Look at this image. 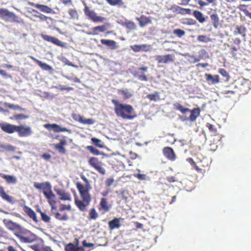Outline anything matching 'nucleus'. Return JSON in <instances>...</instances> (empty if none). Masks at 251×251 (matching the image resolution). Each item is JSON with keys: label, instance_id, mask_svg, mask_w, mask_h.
Returning <instances> with one entry per match:
<instances>
[{"label": "nucleus", "instance_id": "obj_1", "mask_svg": "<svg viewBox=\"0 0 251 251\" xmlns=\"http://www.w3.org/2000/svg\"><path fill=\"white\" fill-rule=\"evenodd\" d=\"M81 179L85 182V186L82 185L79 182H77L76 187L77 191L79 192L81 199L77 197L75 198L74 201L76 206L79 210L81 212H85L87 210V207L89 206L90 202L92 201V196L89 191L92 189L90 186L89 181L84 175H81Z\"/></svg>", "mask_w": 251, "mask_h": 251}, {"label": "nucleus", "instance_id": "obj_2", "mask_svg": "<svg viewBox=\"0 0 251 251\" xmlns=\"http://www.w3.org/2000/svg\"><path fill=\"white\" fill-rule=\"evenodd\" d=\"M111 102L114 105V112L117 117L126 120H132L136 117V115L133 113L134 109L132 105L120 103L119 101L115 99H112Z\"/></svg>", "mask_w": 251, "mask_h": 251}, {"label": "nucleus", "instance_id": "obj_3", "mask_svg": "<svg viewBox=\"0 0 251 251\" xmlns=\"http://www.w3.org/2000/svg\"><path fill=\"white\" fill-rule=\"evenodd\" d=\"M33 186L39 190H43L44 195L45 198L47 199L50 203L51 204V201L55 203V201H54L55 196L51 190L52 186H51L50 182H44L42 183L35 182H34Z\"/></svg>", "mask_w": 251, "mask_h": 251}, {"label": "nucleus", "instance_id": "obj_4", "mask_svg": "<svg viewBox=\"0 0 251 251\" xmlns=\"http://www.w3.org/2000/svg\"><path fill=\"white\" fill-rule=\"evenodd\" d=\"M173 107H174L176 110H178L182 114H185L187 112H190L191 114L189 115L188 119L192 122L196 121L200 114V108H194L191 110L188 108L183 107L180 103L178 102L173 103Z\"/></svg>", "mask_w": 251, "mask_h": 251}, {"label": "nucleus", "instance_id": "obj_5", "mask_svg": "<svg viewBox=\"0 0 251 251\" xmlns=\"http://www.w3.org/2000/svg\"><path fill=\"white\" fill-rule=\"evenodd\" d=\"M83 4L84 14L88 19L94 23H103L105 21V18L97 15L94 11L90 9L86 3L83 2Z\"/></svg>", "mask_w": 251, "mask_h": 251}, {"label": "nucleus", "instance_id": "obj_6", "mask_svg": "<svg viewBox=\"0 0 251 251\" xmlns=\"http://www.w3.org/2000/svg\"><path fill=\"white\" fill-rule=\"evenodd\" d=\"M15 236L20 240L21 242L25 243H31L37 239L35 234L25 229L16 234Z\"/></svg>", "mask_w": 251, "mask_h": 251}, {"label": "nucleus", "instance_id": "obj_7", "mask_svg": "<svg viewBox=\"0 0 251 251\" xmlns=\"http://www.w3.org/2000/svg\"><path fill=\"white\" fill-rule=\"evenodd\" d=\"M88 163L91 167L95 169L100 174L104 175L106 173L105 169L103 167V163L98 158L91 157L88 160Z\"/></svg>", "mask_w": 251, "mask_h": 251}, {"label": "nucleus", "instance_id": "obj_8", "mask_svg": "<svg viewBox=\"0 0 251 251\" xmlns=\"http://www.w3.org/2000/svg\"><path fill=\"white\" fill-rule=\"evenodd\" d=\"M3 223L7 229L14 232L15 235L24 229L20 225L9 219H4Z\"/></svg>", "mask_w": 251, "mask_h": 251}, {"label": "nucleus", "instance_id": "obj_9", "mask_svg": "<svg viewBox=\"0 0 251 251\" xmlns=\"http://www.w3.org/2000/svg\"><path fill=\"white\" fill-rule=\"evenodd\" d=\"M148 70V67H141L135 71H133L132 75L135 78H137L138 79L141 81H147L148 79L146 75V73Z\"/></svg>", "mask_w": 251, "mask_h": 251}, {"label": "nucleus", "instance_id": "obj_10", "mask_svg": "<svg viewBox=\"0 0 251 251\" xmlns=\"http://www.w3.org/2000/svg\"><path fill=\"white\" fill-rule=\"evenodd\" d=\"M158 63L169 64L175 62V56L173 54H167L164 55H156L154 56Z\"/></svg>", "mask_w": 251, "mask_h": 251}, {"label": "nucleus", "instance_id": "obj_11", "mask_svg": "<svg viewBox=\"0 0 251 251\" xmlns=\"http://www.w3.org/2000/svg\"><path fill=\"white\" fill-rule=\"evenodd\" d=\"M29 5L37 8L41 12H44L46 14H55V12L50 7L46 5L41 4L39 3H36L33 2H29Z\"/></svg>", "mask_w": 251, "mask_h": 251}, {"label": "nucleus", "instance_id": "obj_12", "mask_svg": "<svg viewBox=\"0 0 251 251\" xmlns=\"http://www.w3.org/2000/svg\"><path fill=\"white\" fill-rule=\"evenodd\" d=\"M16 132H18L19 137H29L32 134L31 128L28 126L20 125L18 126Z\"/></svg>", "mask_w": 251, "mask_h": 251}, {"label": "nucleus", "instance_id": "obj_13", "mask_svg": "<svg viewBox=\"0 0 251 251\" xmlns=\"http://www.w3.org/2000/svg\"><path fill=\"white\" fill-rule=\"evenodd\" d=\"M44 128L48 130H53L55 132H68L71 133V130L68 129L66 127H62L56 124H45Z\"/></svg>", "mask_w": 251, "mask_h": 251}, {"label": "nucleus", "instance_id": "obj_14", "mask_svg": "<svg viewBox=\"0 0 251 251\" xmlns=\"http://www.w3.org/2000/svg\"><path fill=\"white\" fill-rule=\"evenodd\" d=\"M111 209V205L108 203V200L106 198L103 197L100 199V204H99L98 210L103 214L108 212Z\"/></svg>", "mask_w": 251, "mask_h": 251}, {"label": "nucleus", "instance_id": "obj_15", "mask_svg": "<svg viewBox=\"0 0 251 251\" xmlns=\"http://www.w3.org/2000/svg\"><path fill=\"white\" fill-rule=\"evenodd\" d=\"M41 37L44 40L53 44L54 45L60 47H64V44L62 42L60 41L58 38H56L54 37L48 35L44 33L41 34Z\"/></svg>", "mask_w": 251, "mask_h": 251}, {"label": "nucleus", "instance_id": "obj_16", "mask_svg": "<svg viewBox=\"0 0 251 251\" xmlns=\"http://www.w3.org/2000/svg\"><path fill=\"white\" fill-rule=\"evenodd\" d=\"M18 126H15L9 123H0V128L2 131L7 134H11L16 132Z\"/></svg>", "mask_w": 251, "mask_h": 251}, {"label": "nucleus", "instance_id": "obj_17", "mask_svg": "<svg viewBox=\"0 0 251 251\" xmlns=\"http://www.w3.org/2000/svg\"><path fill=\"white\" fill-rule=\"evenodd\" d=\"M162 153L165 158L171 161H175L176 158V155L175 151L170 147H165L162 150Z\"/></svg>", "mask_w": 251, "mask_h": 251}, {"label": "nucleus", "instance_id": "obj_18", "mask_svg": "<svg viewBox=\"0 0 251 251\" xmlns=\"http://www.w3.org/2000/svg\"><path fill=\"white\" fill-rule=\"evenodd\" d=\"M170 10L176 14H191V10L189 8H182L178 5L172 6L170 8Z\"/></svg>", "mask_w": 251, "mask_h": 251}, {"label": "nucleus", "instance_id": "obj_19", "mask_svg": "<svg viewBox=\"0 0 251 251\" xmlns=\"http://www.w3.org/2000/svg\"><path fill=\"white\" fill-rule=\"evenodd\" d=\"M55 192L57 195L59 196V199L63 201H71V197L69 193L62 189H55Z\"/></svg>", "mask_w": 251, "mask_h": 251}, {"label": "nucleus", "instance_id": "obj_20", "mask_svg": "<svg viewBox=\"0 0 251 251\" xmlns=\"http://www.w3.org/2000/svg\"><path fill=\"white\" fill-rule=\"evenodd\" d=\"M74 119L79 123L84 124L91 125L95 124V121L92 119H84L79 114H75L73 117Z\"/></svg>", "mask_w": 251, "mask_h": 251}, {"label": "nucleus", "instance_id": "obj_21", "mask_svg": "<svg viewBox=\"0 0 251 251\" xmlns=\"http://www.w3.org/2000/svg\"><path fill=\"white\" fill-rule=\"evenodd\" d=\"M67 145L66 140L64 139H61L60 142L54 145V148L58 152L62 154L66 153V151L64 147Z\"/></svg>", "mask_w": 251, "mask_h": 251}, {"label": "nucleus", "instance_id": "obj_22", "mask_svg": "<svg viewBox=\"0 0 251 251\" xmlns=\"http://www.w3.org/2000/svg\"><path fill=\"white\" fill-rule=\"evenodd\" d=\"M23 210L30 219L33 220L34 223L37 224L39 222L36 213L30 207H29L28 206H24Z\"/></svg>", "mask_w": 251, "mask_h": 251}, {"label": "nucleus", "instance_id": "obj_23", "mask_svg": "<svg viewBox=\"0 0 251 251\" xmlns=\"http://www.w3.org/2000/svg\"><path fill=\"white\" fill-rule=\"evenodd\" d=\"M136 20L139 22V25L141 27H143L151 23V18L144 15H141L139 18H136Z\"/></svg>", "mask_w": 251, "mask_h": 251}, {"label": "nucleus", "instance_id": "obj_24", "mask_svg": "<svg viewBox=\"0 0 251 251\" xmlns=\"http://www.w3.org/2000/svg\"><path fill=\"white\" fill-rule=\"evenodd\" d=\"M205 78L209 84H215L219 82V76L218 75H212L209 74H205Z\"/></svg>", "mask_w": 251, "mask_h": 251}, {"label": "nucleus", "instance_id": "obj_25", "mask_svg": "<svg viewBox=\"0 0 251 251\" xmlns=\"http://www.w3.org/2000/svg\"><path fill=\"white\" fill-rule=\"evenodd\" d=\"M101 44L108 47L111 50H116L118 48L117 43L114 40L102 39L100 40Z\"/></svg>", "mask_w": 251, "mask_h": 251}, {"label": "nucleus", "instance_id": "obj_26", "mask_svg": "<svg viewBox=\"0 0 251 251\" xmlns=\"http://www.w3.org/2000/svg\"><path fill=\"white\" fill-rule=\"evenodd\" d=\"M0 197L6 201L13 203V201L12 200V197L11 196H9L7 193L5 192L4 188L2 186H0Z\"/></svg>", "mask_w": 251, "mask_h": 251}, {"label": "nucleus", "instance_id": "obj_27", "mask_svg": "<svg viewBox=\"0 0 251 251\" xmlns=\"http://www.w3.org/2000/svg\"><path fill=\"white\" fill-rule=\"evenodd\" d=\"M31 58L33 60L34 62L36 63V64L39 65V66L41 68L42 70L45 71H50L52 70V67L50 66L49 65L45 63L42 62L41 61L37 59L36 58L31 57Z\"/></svg>", "mask_w": 251, "mask_h": 251}, {"label": "nucleus", "instance_id": "obj_28", "mask_svg": "<svg viewBox=\"0 0 251 251\" xmlns=\"http://www.w3.org/2000/svg\"><path fill=\"white\" fill-rule=\"evenodd\" d=\"M120 218H115L113 220L108 222L109 228L111 230L119 228L121 226L120 223Z\"/></svg>", "mask_w": 251, "mask_h": 251}, {"label": "nucleus", "instance_id": "obj_29", "mask_svg": "<svg viewBox=\"0 0 251 251\" xmlns=\"http://www.w3.org/2000/svg\"><path fill=\"white\" fill-rule=\"evenodd\" d=\"M0 177H1V178L6 180V182L8 184H15L17 182V180L16 177L0 173Z\"/></svg>", "mask_w": 251, "mask_h": 251}, {"label": "nucleus", "instance_id": "obj_30", "mask_svg": "<svg viewBox=\"0 0 251 251\" xmlns=\"http://www.w3.org/2000/svg\"><path fill=\"white\" fill-rule=\"evenodd\" d=\"M65 251H84L83 247H76L72 243H69L65 246Z\"/></svg>", "mask_w": 251, "mask_h": 251}, {"label": "nucleus", "instance_id": "obj_31", "mask_svg": "<svg viewBox=\"0 0 251 251\" xmlns=\"http://www.w3.org/2000/svg\"><path fill=\"white\" fill-rule=\"evenodd\" d=\"M117 93L124 96L123 97V99L124 100L129 99L132 96V93L129 91L127 89H118L117 90Z\"/></svg>", "mask_w": 251, "mask_h": 251}, {"label": "nucleus", "instance_id": "obj_32", "mask_svg": "<svg viewBox=\"0 0 251 251\" xmlns=\"http://www.w3.org/2000/svg\"><path fill=\"white\" fill-rule=\"evenodd\" d=\"M93 35H98L100 32H105L106 30V25H100L92 28Z\"/></svg>", "mask_w": 251, "mask_h": 251}, {"label": "nucleus", "instance_id": "obj_33", "mask_svg": "<svg viewBox=\"0 0 251 251\" xmlns=\"http://www.w3.org/2000/svg\"><path fill=\"white\" fill-rule=\"evenodd\" d=\"M14 16V14L12 12H9L6 9L0 8V17L2 18H12Z\"/></svg>", "mask_w": 251, "mask_h": 251}, {"label": "nucleus", "instance_id": "obj_34", "mask_svg": "<svg viewBox=\"0 0 251 251\" xmlns=\"http://www.w3.org/2000/svg\"><path fill=\"white\" fill-rule=\"evenodd\" d=\"M31 249L34 251H52L49 247L39 245H34L31 246Z\"/></svg>", "mask_w": 251, "mask_h": 251}, {"label": "nucleus", "instance_id": "obj_35", "mask_svg": "<svg viewBox=\"0 0 251 251\" xmlns=\"http://www.w3.org/2000/svg\"><path fill=\"white\" fill-rule=\"evenodd\" d=\"M236 30L234 31L233 34L234 35H236L238 34H240L242 35V36L244 38L246 37V31H247V29L246 27L243 25L241 26H236Z\"/></svg>", "mask_w": 251, "mask_h": 251}, {"label": "nucleus", "instance_id": "obj_36", "mask_svg": "<svg viewBox=\"0 0 251 251\" xmlns=\"http://www.w3.org/2000/svg\"><path fill=\"white\" fill-rule=\"evenodd\" d=\"M55 218L61 221H66L69 219L68 215L66 212H56L54 213Z\"/></svg>", "mask_w": 251, "mask_h": 251}, {"label": "nucleus", "instance_id": "obj_37", "mask_svg": "<svg viewBox=\"0 0 251 251\" xmlns=\"http://www.w3.org/2000/svg\"><path fill=\"white\" fill-rule=\"evenodd\" d=\"M210 18L213 27L215 28H217L219 25V19L218 14L213 13L210 15Z\"/></svg>", "mask_w": 251, "mask_h": 251}, {"label": "nucleus", "instance_id": "obj_38", "mask_svg": "<svg viewBox=\"0 0 251 251\" xmlns=\"http://www.w3.org/2000/svg\"><path fill=\"white\" fill-rule=\"evenodd\" d=\"M193 16L197 20L199 21L200 23H203L205 21V18L203 16L201 12L198 10H194Z\"/></svg>", "mask_w": 251, "mask_h": 251}, {"label": "nucleus", "instance_id": "obj_39", "mask_svg": "<svg viewBox=\"0 0 251 251\" xmlns=\"http://www.w3.org/2000/svg\"><path fill=\"white\" fill-rule=\"evenodd\" d=\"M146 98L151 101H157L160 100L159 92H156L153 94L147 95Z\"/></svg>", "mask_w": 251, "mask_h": 251}, {"label": "nucleus", "instance_id": "obj_40", "mask_svg": "<svg viewBox=\"0 0 251 251\" xmlns=\"http://www.w3.org/2000/svg\"><path fill=\"white\" fill-rule=\"evenodd\" d=\"M111 6H115L121 7L124 5V2L122 0H105Z\"/></svg>", "mask_w": 251, "mask_h": 251}, {"label": "nucleus", "instance_id": "obj_41", "mask_svg": "<svg viewBox=\"0 0 251 251\" xmlns=\"http://www.w3.org/2000/svg\"><path fill=\"white\" fill-rule=\"evenodd\" d=\"M36 211H37V212H38V213H40V214H41V219L43 222H44L45 223H49L50 222V216L47 215V214H46L45 212H42V211L39 208H37L36 209Z\"/></svg>", "mask_w": 251, "mask_h": 251}, {"label": "nucleus", "instance_id": "obj_42", "mask_svg": "<svg viewBox=\"0 0 251 251\" xmlns=\"http://www.w3.org/2000/svg\"><path fill=\"white\" fill-rule=\"evenodd\" d=\"M28 118V115L22 114H15L13 116V117H10V119L12 120H16L18 123H19V121H20V120L27 119Z\"/></svg>", "mask_w": 251, "mask_h": 251}, {"label": "nucleus", "instance_id": "obj_43", "mask_svg": "<svg viewBox=\"0 0 251 251\" xmlns=\"http://www.w3.org/2000/svg\"><path fill=\"white\" fill-rule=\"evenodd\" d=\"M229 86H226V88L224 89L222 94L224 95H227V97H229L230 95H234L236 93V88L235 86H234V88L231 89H228Z\"/></svg>", "mask_w": 251, "mask_h": 251}, {"label": "nucleus", "instance_id": "obj_44", "mask_svg": "<svg viewBox=\"0 0 251 251\" xmlns=\"http://www.w3.org/2000/svg\"><path fill=\"white\" fill-rule=\"evenodd\" d=\"M68 14L70 16V19L73 20H77L79 18V14L77 10L75 8H71L68 10Z\"/></svg>", "mask_w": 251, "mask_h": 251}, {"label": "nucleus", "instance_id": "obj_45", "mask_svg": "<svg viewBox=\"0 0 251 251\" xmlns=\"http://www.w3.org/2000/svg\"><path fill=\"white\" fill-rule=\"evenodd\" d=\"M98 217V213L96 212V210L95 208H92L89 210V217L88 219L90 220H96Z\"/></svg>", "mask_w": 251, "mask_h": 251}, {"label": "nucleus", "instance_id": "obj_46", "mask_svg": "<svg viewBox=\"0 0 251 251\" xmlns=\"http://www.w3.org/2000/svg\"><path fill=\"white\" fill-rule=\"evenodd\" d=\"M33 12H36L37 13H39L38 15H34V16L39 19H40L41 21H47L48 20H50V18L48 16H46V15L39 13L37 12L36 10H33Z\"/></svg>", "mask_w": 251, "mask_h": 251}, {"label": "nucleus", "instance_id": "obj_47", "mask_svg": "<svg viewBox=\"0 0 251 251\" xmlns=\"http://www.w3.org/2000/svg\"><path fill=\"white\" fill-rule=\"evenodd\" d=\"M218 73L225 78V81L227 82L229 80L230 76L227 71L225 69H219Z\"/></svg>", "mask_w": 251, "mask_h": 251}, {"label": "nucleus", "instance_id": "obj_48", "mask_svg": "<svg viewBox=\"0 0 251 251\" xmlns=\"http://www.w3.org/2000/svg\"><path fill=\"white\" fill-rule=\"evenodd\" d=\"M125 25L126 28L130 30H135L136 28V25L135 23L132 21H127L125 23Z\"/></svg>", "mask_w": 251, "mask_h": 251}, {"label": "nucleus", "instance_id": "obj_49", "mask_svg": "<svg viewBox=\"0 0 251 251\" xmlns=\"http://www.w3.org/2000/svg\"><path fill=\"white\" fill-rule=\"evenodd\" d=\"M87 149L89 150L91 153H93V154H94L95 155H99L101 154V152L100 151H99L92 146H87Z\"/></svg>", "mask_w": 251, "mask_h": 251}, {"label": "nucleus", "instance_id": "obj_50", "mask_svg": "<svg viewBox=\"0 0 251 251\" xmlns=\"http://www.w3.org/2000/svg\"><path fill=\"white\" fill-rule=\"evenodd\" d=\"M206 127L209 130L210 132H212L213 135L217 134V129L215 127V126L210 124L207 123Z\"/></svg>", "mask_w": 251, "mask_h": 251}, {"label": "nucleus", "instance_id": "obj_51", "mask_svg": "<svg viewBox=\"0 0 251 251\" xmlns=\"http://www.w3.org/2000/svg\"><path fill=\"white\" fill-rule=\"evenodd\" d=\"M197 40L200 42L207 43L211 41V39L205 35H199L197 37Z\"/></svg>", "mask_w": 251, "mask_h": 251}, {"label": "nucleus", "instance_id": "obj_52", "mask_svg": "<svg viewBox=\"0 0 251 251\" xmlns=\"http://www.w3.org/2000/svg\"><path fill=\"white\" fill-rule=\"evenodd\" d=\"M91 141L94 145L97 147L102 148L103 147V145L101 143V140L96 138L95 137H93L91 138Z\"/></svg>", "mask_w": 251, "mask_h": 251}, {"label": "nucleus", "instance_id": "obj_53", "mask_svg": "<svg viewBox=\"0 0 251 251\" xmlns=\"http://www.w3.org/2000/svg\"><path fill=\"white\" fill-rule=\"evenodd\" d=\"M173 34L176 35L178 37L181 38L185 34V31L180 29H176L173 30Z\"/></svg>", "mask_w": 251, "mask_h": 251}, {"label": "nucleus", "instance_id": "obj_54", "mask_svg": "<svg viewBox=\"0 0 251 251\" xmlns=\"http://www.w3.org/2000/svg\"><path fill=\"white\" fill-rule=\"evenodd\" d=\"M192 166L193 167L194 169L196 170V171H197V172H198L199 173H200V174H203L204 173V170L202 168H200V167H205L204 166L201 165V166H199L197 165V164H195V165H192Z\"/></svg>", "mask_w": 251, "mask_h": 251}, {"label": "nucleus", "instance_id": "obj_55", "mask_svg": "<svg viewBox=\"0 0 251 251\" xmlns=\"http://www.w3.org/2000/svg\"><path fill=\"white\" fill-rule=\"evenodd\" d=\"M7 107H9V108H10V109H14V110H21V111H25V109L19 106H18V105H15L14 104H8L7 105Z\"/></svg>", "mask_w": 251, "mask_h": 251}, {"label": "nucleus", "instance_id": "obj_56", "mask_svg": "<svg viewBox=\"0 0 251 251\" xmlns=\"http://www.w3.org/2000/svg\"><path fill=\"white\" fill-rule=\"evenodd\" d=\"M135 177L138 178V179L140 180H146L147 176L145 174H141L140 173L136 174L134 175Z\"/></svg>", "mask_w": 251, "mask_h": 251}, {"label": "nucleus", "instance_id": "obj_57", "mask_svg": "<svg viewBox=\"0 0 251 251\" xmlns=\"http://www.w3.org/2000/svg\"><path fill=\"white\" fill-rule=\"evenodd\" d=\"M82 244L84 248H92L95 246L93 243H88L86 240L82 241Z\"/></svg>", "mask_w": 251, "mask_h": 251}, {"label": "nucleus", "instance_id": "obj_58", "mask_svg": "<svg viewBox=\"0 0 251 251\" xmlns=\"http://www.w3.org/2000/svg\"><path fill=\"white\" fill-rule=\"evenodd\" d=\"M167 182L170 183L176 182L177 181V178L175 176H169L166 177Z\"/></svg>", "mask_w": 251, "mask_h": 251}, {"label": "nucleus", "instance_id": "obj_59", "mask_svg": "<svg viewBox=\"0 0 251 251\" xmlns=\"http://www.w3.org/2000/svg\"><path fill=\"white\" fill-rule=\"evenodd\" d=\"M114 179L113 177L108 178L106 179L105 184L106 187H110L113 183Z\"/></svg>", "mask_w": 251, "mask_h": 251}, {"label": "nucleus", "instance_id": "obj_60", "mask_svg": "<svg viewBox=\"0 0 251 251\" xmlns=\"http://www.w3.org/2000/svg\"><path fill=\"white\" fill-rule=\"evenodd\" d=\"M1 148H4L6 150L8 151H15V147H14L12 145H6L1 146Z\"/></svg>", "mask_w": 251, "mask_h": 251}, {"label": "nucleus", "instance_id": "obj_61", "mask_svg": "<svg viewBox=\"0 0 251 251\" xmlns=\"http://www.w3.org/2000/svg\"><path fill=\"white\" fill-rule=\"evenodd\" d=\"M131 49L135 52H138L141 50L140 45H134L131 46Z\"/></svg>", "mask_w": 251, "mask_h": 251}, {"label": "nucleus", "instance_id": "obj_62", "mask_svg": "<svg viewBox=\"0 0 251 251\" xmlns=\"http://www.w3.org/2000/svg\"><path fill=\"white\" fill-rule=\"evenodd\" d=\"M0 251H18L15 250V248H14L12 246H9L5 248V250L3 249H0Z\"/></svg>", "mask_w": 251, "mask_h": 251}, {"label": "nucleus", "instance_id": "obj_63", "mask_svg": "<svg viewBox=\"0 0 251 251\" xmlns=\"http://www.w3.org/2000/svg\"><path fill=\"white\" fill-rule=\"evenodd\" d=\"M41 157L45 160H50L51 158V156L49 153H43L42 154Z\"/></svg>", "mask_w": 251, "mask_h": 251}, {"label": "nucleus", "instance_id": "obj_64", "mask_svg": "<svg viewBox=\"0 0 251 251\" xmlns=\"http://www.w3.org/2000/svg\"><path fill=\"white\" fill-rule=\"evenodd\" d=\"M242 11H243L246 16L251 19V12H249L248 9H243Z\"/></svg>", "mask_w": 251, "mask_h": 251}]
</instances>
